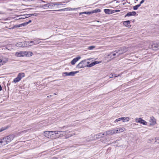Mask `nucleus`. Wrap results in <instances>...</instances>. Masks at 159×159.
Here are the masks:
<instances>
[{"mask_svg": "<svg viewBox=\"0 0 159 159\" xmlns=\"http://www.w3.org/2000/svg\"><path fill=\"white\" fill-rule=\"evenodd\" d=\"M25 76V74L24 73H20L18 74L17 77L14 79L13 82L15 83H17Z\"/></svg>", "mask_w": 159, "mask_h": 159, "instance_id": "nucleus-4", "label": "nucleus"}, {"mask_svg": "<svg viewBox=\"0 0 159 159\" xmlns=\"http://www.w3.org/2000/svg\"><path fill=\"white\" fill-rule=\"evenodd\" d=\"M5 129H4L3 128H2L1 129H0V132H1L2 131H3Z\"/></svg>", "mask_w": 159, "mask_h": 159, "instance_id": "nucleus-33", "label": "nucleus"}, {"mask_svg": "<svg viewBox=\"0 0 159 159\" xmlns=\"http://www.w3.org/2000/svg\"><path fill=\"white\" fill-rule=\"evenodd\" d=\"M78 72V71H71L70 72H65L63 74H65L66 76H74L75 74L77 73Z\"/></svg>", "mask_w": 159, "mask_h": 159, "instance_id": "nucleus-8", "label": "nucleus"}, {"mask_svg": "<svg viewBox=\"0 0 159 159\" xmlns=\"http://www.w3.org/2000/svg\"><path fill=\"white\" fill-rule=\"evenodd\" d=\"M121 0L122 1V2H123V1H125V0Z\"/></svg>", "mask_w": 159, "mask_h": 159, "instance_id": "nucleus-50", "label": "nucleus"}, {"mask_svg": "<svg viewBox=\"0 0 159 159\" xmlns=\"http://www.w3.org/2000/svg\"><path fill=\"white\" fill-rule=\"evenodd\" d=\"M123 25L126 27H130L131 25H130V22L129 20H127L126 21H124L123 22Z\"/></svg>", "mask_w": 159, "mask_h": 159, "instance_id": "nucleus-14", "label": "nucleus"}, {"mask_svg": "<svg viewBox=\"0 0 159 159\" xmlns=\"http://www.w3.org/2000/svg\"><path fill=\"white\" fill-rule=\"evenodd\" d=\"M26 53V51L20 52H16V55L18 57H24L25 56V53Z\"/></svg>", "mask_w": 159, "mask_h": 159, "instance_id": "nucleus-10", "label": "nucleus"}, {"mask_svg": "<svg viewBox=\"0 0 159 159\" xmlns=\"http://www.w3.org/2000/svg\"><path fill=\"white\" fill-rule=\"evenodd\" d=\"M84 13H86L85 12H80V15H81V14H83Z\"/></svg>", "mask_w": 159, "mask_h": 159, "instance_id": "nucleus-40", "label": "nucleus"}, {"mask_svg": "<svg viewBox=\"0 0 159 159\" xmlns=\"http://www.w3.org/2000/svg\"><path fill=\"white\" fill-rule=\"evenodd\" d=\"M94 65H95V63L94 62H93L89 65H87V66L88 67H91Z\"/></svg>", "mask_w": 159, "mask_h": 159, "instance_id": "nucleus-25", "label": "nucleus"}, {"mask_svg": "<svg viewBox=\"0 0 159 159\" xmlns=\"http://www.w3.org/2000/svg\"><path fill=\"white\" fill-rule=\"evenodd\" d=\"M135 120L136 121L137 123H140L144 125H147V122H146L145 120H143L141 118H136Z\"/></svg>", "mask_w": 159, "mask_h": 159, "instance_id": "nucleus-7", "label": "nucleus"}, {"mask_svg": "<svg viewBox=\"0 0 159 159\" xmlns=\"http://www.w3.org/2000/svg\"><path fill=\"white\" fill-rule=\"evenodd\" d=\"M105 12L107 14H111L113 13L114 12L113 11H112L111 10L108 9H105L104 10Z\"/></svg>", "mask_w": 159, "mask_h": 159, "instance_id": "nucleus-17", "label": "nucleus"}, {"mask_svg": "<svg viewBox=\"0 0 159 159\" xmlns=\"http://www.w3.org/2000/svg\"><path fill=\"white\" fill-rule=\"evenodd\" d=\"M25 53V56L27 57H31L33 55V53L31 52H26Z\"/></svg>", "mask_w": 159, "mask_h": 159, "instance_id": "nucleus-18", "label": "nucleus"}, {"mask_svg": "<svg viewBox=\"0 0 159 159\" xmlns=\"http://www.w3.org/2000/svg\"><path fill=\"white\" fill-rule=\"evenodd\" d=\"M14 138V135H10L2 139H0V141L2 146H3L11 142Z\"/></svg>", "mask_w": 159, "mask_h": 159, "instance_id": "nucleus-2", "label": "nucleus"}, {"mask_svg": "<svg viewBox=\"0 0 159 159\" xmlns=\"http://www.w3.org/2000/svg\"><path fill=\"white\" fill-rule=\"evenodd\" d=\"M54 94L55 95H57V93H54Z\"/></svg>", "mask_w": 159, "mask_h": 159, "instance_id": "nucleus-47", "label": "nucleus"}, {"mask_svg": "<svg viewBox=\"0 0 159 159\" xmlns=\"http://www.w3.org/2000/svg\"><path fill=\"white\" fill-rule=\"evenodd\" d=\"M17 27H20V25H19V26H18Z\"/></svg>", "mask_w": 159, "mask_h": 159, "instance_id": "nucleus-51", "label": "nucleus"}, {"mask_svg": "<svg viewBox=\"0 0 159 159\" xmlns=\"http://www.w3.org/2000/svg\"><path fill=\"white\" fill-rule=\"evenodd\" d=\"M79 8H70L69 9V10H76Z\"/></svg>", "mask_w": 159, "mask_h": 159, "instance_id": "nucleus-30", "label": "nucleus"}, {"mask_svg": "<svg viewBox=\"0 0 159 159\" xmlns=\"http://www.w3.org/2000/svg\"><path fill=\"white\" fill-rule=\"evenodd\" d=\"M72 134H69V136L68 137H71V136H72Z\"/></svg>", "mask_w": 159, "mask_h": 159, "instance_id": "nucleus-46", "label": "nucleus"}, {"mask_svg": "<svg viewBox=\"0 0 159 159\" xmlns=\"http://www.w3.org/2000/svg\"><path fill=\"white\" fill-rule=\"evenodd\" d=\"M120 132H121L125 131V129L124 128H118Z\"/></svg>", "mask_w": 159, "mask_h": 159, "instance_id": "nucleus-21", "label": "nucleus"}, {"mask_svg": "<svg viewBox=\"0 0 159 159\" xmlns=\"http://www.w3.org/2000/svg\"><path fill=\"white\" fill-rule=\"evenodd\" d=\"M89 62H87L86 60L81 61L77 66L76 67L79 69L84 68L87 66V64L89 63Z\"/></svg>", "mask_w": 159, "mask_h": 159, "instance_id": "nucleus-3", "label": "nucleus"}, {"mask_svg": "<svg viewBox=\"0 0 159 159\" xmlns=\"http://www.w3.org/2000/svg\"><path fill=\"white\" fill-rule=\"evenodd\" d=\"M34 42V45L39 43H40V41L39 40H38L36 41H35Z\"/></svg>", "mask_w": 159, "mask_h": 159, "instance_id": "nucleus-28", "label": "nucleus"}, {"mask_svg": "<svg viewBox=\"0 0 159 159\" xmlns=\"http://www.w3.org/2000/svg\"><path fill=\"white\" fill-rule=\"evenodd\" d=\"M25 44L28 46H32L34 45V42L33 41H28L25 42Z\"/></svg>", "mask_w": 159, "mask_h": 159, "instance_id": "nucleus-15", "label": "nucleus"}, {"mask_svg": "<svg viewBox=\"0 0 159 159\" xmlns=\"http://www.w3.org/2000/svg\"><path fill=\"white\" fill-rule=\"evenodd\" d=\"M95 48V46H89L88 47V49L89 50H91L94 48Z\"/></svg>", "mask_w": 159, "mask_h": 159, "instance_id": "nucleus-23", "label": "nucleus"}, {"mask_svg": "<svg viewBox=\"0 0 159 159\" xmlns=\"http://www.w3.org/2000/svg\"><path fill=\"white\" fill-rule=\"evenodd\" d=\"M151 48L152 50H157L159 49V43H154L151 45Z\"/></svg>", "mask_w": 159, "mask_h": 159, "instance_id": "nucleus-6", "label": "nucleus"}, {"mask_svg": "<svg viewBox=\"0 0 159 159\" xmlns=\"http://www.w3.org/2000/svg\"><path fill=\"white\" fill-rule=\"evenodd\" d=\"M113 130H114V132H115V134L117 133H120L119 132V130L118 128H117L116 129H113Z\"/></svg>", "mask_w": 159, "mask_h": 159, "instance_id": "nucleus-26", "label": "nucleus"}, {"mask_svg": "<svg viewBox=\"0 0 159 159\" xmlns=\"http://www.w3.org/2000/svg\"><path fill=\"white\" fill-rule=\"evenodd\" d=\"M120 11V10H116L115 11V12H119Z\"/></svg>", "mask_w": 159, "mask_h": 159, "instance_id": "nucleus-37", "label": "nucleus"}, {"mask_svg": "<svg viewBox=\"0 0 159 159\" xmlns=\"http://www.w3.org/2000/svg\"><path fill=\"white\" fill-rule=\"evenodd\" d=\"M29 130H24L21 132V133H26Z\"/></svg>", "mask_w": 159, "mask_h": 159, "instance_id": "nucleus-32", "label": "nucleus"}, {"mask_svg": "<svg viewBox=\"0 0 159 159\" xmlns=\"http://www.w3.org/2000/svg\"><path fill=\"white\" fill-rule=\"evenodd\" d=\"M125 120H126L127 121H128L129 120V117H126L125 118Z\"/></svg>", "mask_w": 159, "mask_h": 159, "instance_id": "nucleus-34", "label": "nucleus"}, {"mask_svg": "<svg viewBox=\"0 0 159 159\" xmlns=\"http://www.w3.org/2000/svg\"><path fill=\"white\" fill-rule=\"evenodd\" d=\"M115 134V132L113 129L110 130H108L105 132V136H107L108 135H110Z\"/></svg>", "mask_w": 159, "mask_h": 159, "instance_id": "nucleus-9", "label": "nucleus"}, {"mask_svg": "<svg viewBox=\"0 0 159 159\" xmlns=\"http://www.w3.org/2000/svg\"><path fill=\"white\" fill-rule=\"evenodd\" d=\"M136 12L134 11H131L127 13L125 16V17L127 16H134L136 14Z\"/></svg>", "mask_w": 159, "mask_h": 159, "instance_id": "nucleus-12", "label": "nucleus"}, {"mask_svg": "<svg viewBox=\"0 0 159 159\" xmlns=\"http://www.w3.org/2000/svg\"><path fill=\"white\" fill-rule=\"evenodd\" d=\"M121 51H118V52H114L111 53L108 56H110V57L112 58H113L116 57V56H118L119 55L122 54L126 52V50H125L123 52H121Z\"/></svg>", "mask_w": 159, "mask_h": 159, "instance_id": "nucleus-5", "label": "nucleus"}, {"mask_svg": "<svg viewBox=\"0 0 159 159\" xmlns=\"http://www.w3.org/2000/svg\"><path fill=\"white\" fill-rule=\"evenodd\" d=\"M151 125H153L156 123L155 119L153 117H150V119L149 120Z\"/></svg>", "mask_w": 159, "mask_h": 159, "instance_id": "nucleus-13", "label": "nucleus"}, {"mask_svg": "<svg viewBox=\"0 0 159 159\" xmlns=\"http://www.w3.org/2000/svg\"><path fill=\"white\" fill-rule=\"evenodd\" d=\"M52 95L48 96H47V98H50L51 97H52Z\"/></svg>", "mask_w": 159, "mask_h": 159, "instance_id": "nucleus-45", "label": "nucleus"}, {"mask_svg": "<svg viewBox=\"0 0 159 159\" xmlns=\"http://www.w3.org/2000/svg\"><path fill=\"white\" fill-rule=\"evenodd\" d=\"M30 16H32L34 15V14H30Z\"/></svg>", "mask_w": 159, "mask_h": 159, "instance_id": "nucleus-48", "label": "nucleus"}, {"mask_svg": "<svg viewBox=\"0 0 159 159\" xmlns=\"http://www.w3.org/2000/svg\"><path fill=\"white\" fill-rule=\"evenodd\" d=\"M123 119V118H119L118 119H116L114 121V122H116L121 120L122 119Z\"/></svg>", "mask_w": 159, "mask_h": 159, "instance_id": "nucleus-27", "label": "nucleus"}, {"mask_svg": "<svg viewBox=\"0 0 159 159\" xmlns=\"http://www.w3.org/2000/svg\"><path fill=\"white\" fill-rule=\"evenodd\" d=\"M7 61V58H6L5 59L2 60L0 59V66L6 63Z\"/></svg>", "mask_w": 159, "mask_h": 159, "instance_id": "nucleus-16", "label": "nucleus"}, {"mask_svg": "<svg viewBox=\"0 0 159 159\" xmlns=\"http://www.w3.org/2000/svg\"><path fill=\"white\" fill-rule=\"evenodd\" d=\"M85 12L86 13H85V14H89L90 13L89 12Z\"/></svg>", "mask_w": 159, "mask_h": 159, "instance_id": "nucleus-38", "label": "nucleus"}, {"mask_svg": "<svg viewBox=\"0 0 159 159\" xmlns=\"http://www.w3.org/2000/svg\"><path fill=\"white\" fill-rule=\"evenodd\" d=\"M60 133L59 137H62L63 135L69 133L70 131L68 130L65 131H46L44 132V136L46 137L51 139H54L59 137L58 135L59 133Z\"/></svg>", "mask_w": 159, "mask_h": 159, "instance_id": "nucleus-1", "label": "nucleus"}, {"mask_svg": "<svg viewBox=\"0 0 159 159\" xmlns=\"http://www.w3.org/2000/svg\"><path fill=\"white\" fill-rule=\"evenodd\" d=\"M16 45L17 47H21L23 45V44H22V43H17Z\"/></svg>", "mask_w": 159, "mask_h": 159, "instance_id": "nucleus-22", "label": "nucleus"}, {"mask_svg": "<svg viewBox=\"0 0 159 159\" xmlns=\"http://www.w3.org/2000/svg\"><path fill=\"white\" fill-rule=\"evenodd\" d=\"M2 90V88L1 86L0 85V91Z\"/></svg>", "mask_w": 159, "mask_h": 159, "instance_id": "nucleus-44", "label": "nucleus"}, {"mask_svg": "<svg viewBox=\"0 0 159 159\" xmlns=\"http://www.w3.org/2000/svg\"><path fill=\"white\" fill-rule=\"evenodd\" d=\"M97 136H98V137H103L105 136V132L104 133H99Z\"/></svg>", "mask_w": 159, "mask_h": 159, "instance_id": "nucleus-19", "label": "nucleus"}, {"mask_svg": "<svg viewBox=\"0 0 159 159\" xmlns=\"http://www.w3.org/2000/svg\"><path fill=\"white\" fill-rule=\"evenodd\" d=\"M140 4H138L133 7V9L134 10H137L138 8L140 6Z\"/></svg>", "mask_w": 159, "mask_h": 159, "instance_id": "nucleus-20", "label": "nucleus"}, {"mask_svg": "<svg viewBox=\"0 0 159 159\" xmlns=\"http://www.w3.org/2000/svg\"><path fill=\"white\" fill-rule=\"evenodd\" d=\"M58 6L59 5H62L61 3V2H58L56 4Z\"/></svg>", "mask_w": 159, "mask_h": 159, "instance_id": "nucleus-35", "label": "nucleus"}, {"mask_svg": "<svg viewBox=\"0 0 159 159\" xmlns=\"http://www.w3.org/2000/svg\"><path fill=\"white\" fill-rule=\"evenodd\" d=\"M114 75L113 76H114L115 77H118V76H120V75H119L117 76L116 75V74L115 75Z\"/></svg>", "mask_w": 159, "mask_h": 159, "instance_id": "nucleus-42", "label": "nucleus"}, {"mask_svg": "<svg viewBox=\"0 0 159 159\" xmlns=\"http://www.w3.org/2000/svg\"><path fill=\"white\" fill-rule=\"evenodd\" d=\"M81 57H77L74 58L71 62V64L72 65H74L75 64L76 62L78 60L80 59Z\"/></svg>", "mask_w": 159, "mask_h": 159, "instance_id": "nucleus-11", "label": "nucleus"}, {"mask_svg": "<svg viewBox=\"0 0 159 159\" xmlns=\"http://www.w3.org/2000/svg\"><path fill=\"white\" fill-rule=\"evenodd\" d=\"M94 63H95V65L96 64H97L98 63H101V61H94Z\"/></svg>", "mask_w": 159, "mask_h": 159, "instance_id": "nucleus-29", "label": "nucleus"}, {"mask_svg": "<svg viewBox=\"0 0 159 159\" xmlns=\"http://www.w3.org/2000/svg\"><path fill=\"white\" fill-rule=\"evenodd\" d=\"M52 159H57V158H53Z\"/></svg>", "mask_w": 159, "mask_h": 159, "instance_id": "nucleus-49", "label": "nucleus"}, {"mask_svg": "<svg viewBox=\"0 0 159 159\" xmlns=\"http://www.w3.org/2000/svg\"><path fill=\"white\" fill-rule=\"evenodd\" d=\"M66 9H67V8H64V9L59 10L58 11H65L66 10Z\"/></svg>", "mask_w": 159, "mask_h": 159, "instance_id": "nucleus-31", "label": "nucleus"}, {"mask_svg": "<svg viewBox=\"0 0 159 159\" xmlns=\"http://www.w3.org/2000/svg\"><path fill=\"white\" fill-rule=\"evenodd\" d=\"M125 50H126V52L127 50V48L125 47L123 48H122L121 49V50H120L119 51H121V52H123Z\"/></svg>", "mask_w": 159, "mask_h": 159, "instance_id": "nucleus-24", "label": "nucleus"}, {"mask_svg": "<svg viewBox=\"0 0 159 159\" xmlns=\"http://www.w3.org/2000/svg\"><path fill=\"white\" fill-rule=\"evenodd\" d=\"M68 127V126H64L63 127V128H67Z\"/></svg>", "mask_w": 159, "mask_h": 159, "instance_id": "nucleus-43", "label": "nucleus"}, {"mask_svg": "<svg viewBox=\"0 0 159 159\" xmlns=\"http://www.w3.org/2000/svg\"><path fill=\"white\" fill-rule=\"evenodd\" d=\"M115 75V74H111L110 75V78L112 77V76H114L113 75Z\"/></svg>", "mask_w": 159, "mask_h": 159, "instance_id": "nucleus-36", "label": "nucleus"}, {"mask_svg": "<svg viewBox=\"0 0 159 159\" xmlns=\"http://www.w3.org/2000/svg\"><path fill=\"white\" fill-rule=\"evenodd\" d=\"M123 119H122V120L123 121V122H125V117H122Z\"/></svg>", "mask_w": 159, "mask_h": 159, "instance_id": "nucleus-41", "label": "nucleus"}, {"mask_svg": "<svg viewBox=\"0 0 159 159\" xmlns=\"http://www.w3.org/2000/svg\"><path fill=\"white\" fill-rule=\"evenodd\" d=\"M31 22V20H30L28 22H27V24H28L29 23H30Z\"/></svg>", "mask_w": 159, "mask_h": 159, "instance_id": "nucleus-39", "label": "nucleus"}]
</instances>
